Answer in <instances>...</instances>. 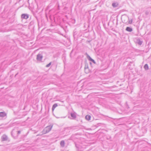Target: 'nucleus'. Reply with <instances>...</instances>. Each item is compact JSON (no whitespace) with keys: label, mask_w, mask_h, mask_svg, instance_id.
<instances>
[{"label":"nucleus","mask_w":151,"mask_h":151,"mask_svg":"<svg viewBox=\"0 0 151 151\" xmlns=\"http://www.w3.org/2000/svg\"><path fill=\"white\" fill-rule=\"evenodd\" d=\"M76 148H77L78 149V151H82V150H79V147L78 146V145H77L76 144Z\"/></svg>","instance_id":"obj_18"},{"label":"nucleus","mask_w":151,"mask_h":151,"mask_svg":"<svg viewBox=\"0 0 151 151\" xmlns=\"http://www.w3.org/2000/svg\"><path fill=\"white\" fill-rule=\"evenodd\" d=\"M137 43L139 45H141L142 44V42L139 39H138L137 40Z\"/></svg>","instance_id":"obj_12"},{"label":"nucleus","mask_w":151,"mask_h":151,"mask_svg":"<svg viewBox=\"0 0 151 151\" xmlns=\"http://www.w3.org/2000/svg\"><path fill=\"white\" fill-rule=\"evenodd\" d=\"M52 127V126L50 125L45 127L43 130L42 132L44 134H46L48 133L51 131Z\"/></svg>","instance_id":"obj_1"},{"label":"nucleus","mask_w":151,"mask_h":151,"mask_svg":"<svg viewBox=\"0 0 151 151\" xmlns=\"http://www.w3.org/2000/svg\"><path fill=\"white\" fill-rule=\"evenodd\" d=\"M1 139L2 141H6L8 139V137L5 134L3 135L1 137Z\"/></svg>","instance_id":"obj_4"},{"label":"nucleus","mask_w":151,"mask_h":151,"mask_svg":"<svg viewBox=\"0 0 151 151\" xmlns=\"http://www.w3.org/2000/svg\"><path fill=\"white\" fill-rule=\"evenodd\" d=\"M132 20H129V21L128 23L129 24H131L132 23Z\"/></svg>","instance_id":"obj_19"},{"label":"nucleus","mask_w":151,"mask_h":151,"mask_svg":"<svg viewBox=\"0 0 151 151\" xmlns=\"http://www.w3.org/2000/svg\"><path fill=\"white\" fill-rule=\"evenodd\" d=\"M88 59L89 60L92 61L94 63H96V62L94 60H93L92 58H91L88 55Z\"/></svg>","instance_id":"obj_8"},{"label":"nucleus","mask_w":151,"mask_h":151,"mask_svg":"<svg viewBox=\"0 0 151 151\" xmlns=\"http://www.w3.org/2000/svg\"><path fill=\"white\" fill-rule=\"evenodd\" d=\"M51 62H50V63L48 64H47V65H46V67H47H47H49L50 65H51Z\"/></svg>","instance_id":"obj_17"},{"label":"nucleus","mask_w":151,"mask_h":151,"mask_svg":"<svg viewBox=\"0 0 151 151\" xmlns=\"http://www.w3.org/2000/svg\"><path fill=\"white\" fill-rule=\"evenodd\" d=\"M70 115L73 119H75L76 117V115L74 113H71L70 114Z\"/></svg>","instance_id":"obj_11"},{"label":"nucleus","mask_w":151,"mask_h":151,"mask_svg":"<svg viewBox=\"0 0 151 151\" xmlns=\"http://www.w3.org/2000/svg\"><path fill=\"white\" fill-rule=\"evenodd\" d=\"M144 68L146 70H147L148 69V66L147 64H146L144 66Z\"/></svg>","instance_id":"obj_16"},{"label":"nucleus","mask_w":151,"mask_h":151,"mask_svg":"<svg viewBox=\"0 0 151 151\" xmlns=\"http://www.w3.org/2000/svg\"><path fill=\"white\" fill-rule=\"evenodd\" d=\"M58 106L57 104H54L52 106V111H53L55 108Z\"/></svg>","instance_id":"obj_13"},{"label":"nucleus","mask_w":151,"mask_h":151,"mask_svg":"<svg viewBox=\"0 0 151 151\" xmlns=\"http://www.w3.org/2000/svg\"><path fill=\"white\" fill-rule=\"evenodd\" d=\"M65 142L64 140H62L60 142V145L62 147H63L65 145Z\"/></svg>","instance_id":"obj_10"},{"label":"nucleus","mask_w":151,"mask_h":151,"mask_svg":"<svg viewBox=\"0 0 151 151\" xmlns=\"http://www.w3.org/2000/svg\"><path fill=\"white\" fill-rule=\"evenodd\" d=\"M126 30L129 32H131L132 31V29L131 27H127L126 28Z\"/></svg>","instance_id":"obj_7"},{"label":"nucleus","mask_w":151,"mask_h":151,"mask_svg":"<svg viewBox=\"0 0 151 151\" xmlns=\"http://www.w3.org/2000/svg\"><path fill=\"white\" fill-rule=\"evenodd\" d=\"M91 116L89 115H87L86 116V119L87 120H89L90 119Z\"/></svg>","instance_id":"obj_15"},{"label":"nucleus","mask_w":151,"mask_h":151,"mask_svg":"<svg viewBox=\"0 0 151 151\" xmlns=\"http://www.w3.org/2000/svg\"><path fill=\"white\" fill-rule=\"evenodd\" d=\"M6 115V114L5 112H0V117H4Z\"/></svg>","instance_id":"obj_6"},{"label":"nucleus","mask_w":151,"mask_h":151,"mask_svg":"<svg viewBox=\"0 0 151 151\" xmlns=\"http://www.w3.org/2000/svg\"><path fill=\"white\" fill-rule=\"evenodd\" d=\"M43 58V56L42 54H38L37 56V59L38 61H41Z\"/></svg>","instance_id":"obj_3"},{"label":"nucleus","mask_w":151,"mask_h":151,"mask_svg":"<svg viewBox=\"0 0 151 151\" xmlns=\"http://www.w3.org/2000/svg\"><path fill=\"white\" fill-rule=\"evenodd\" d=\"M122 22L125 23H127L129 20V17L127 16H124L122 17Z\"/></svg>","instance_id":"obj_2"},{"label":"nucleus","mask_w":151,"mask_h":151,"mask_svg":"<svg viewBox=\"0 0 151 151\" xmlns=\"http://www.w3.org/2000/svg\"><path fill=\"white\" fill-rule=\"evenodd\" d=\"M85 72L86 73H88V65H85Z\"/></svg>","instance_id":"obj_9"},{"label":"nucleus","mask_w":151,"mask_h":151,"mask_svg":"<svg viewBox=\"0 0 151 151\" xmlns=\"http://www.w3.org/2000/svg\"><path fill=\"white\" fill-rule=\"evenodd\" d=\"M22 18L27 19L29 18V15L27 14H23L21 16Z\"/></svg>","instance_id":"obj_5"},{"label":"nucleus","mask_w":151,"mask_h":151,"mask_svg":"<svg viewBox=\"0 0 151 151\" xmlns=\"http://www.w3.org/2000/svg\"><path fill=\"white\" fill-rule=\"evenodd\" d=\"M117 5H118V4L116 3H113L112 4V6L114 7H116L117 6Z\"/></svg>","instance_id":"obj_14"},{"label":"nucleus","mask_w":151,"mask_h":151,"mask_svg":"<svg viewBox=\"0 0 151 151\" xmlns=\"http://www.w3.org/2000/svg\"><path fill=\"white\" fill-rule=\"evenodd\" d=\"M21 133V131H18L17 132V134H19Z\"/></svg>","instance_id":"obj_20"}]
</instances>
